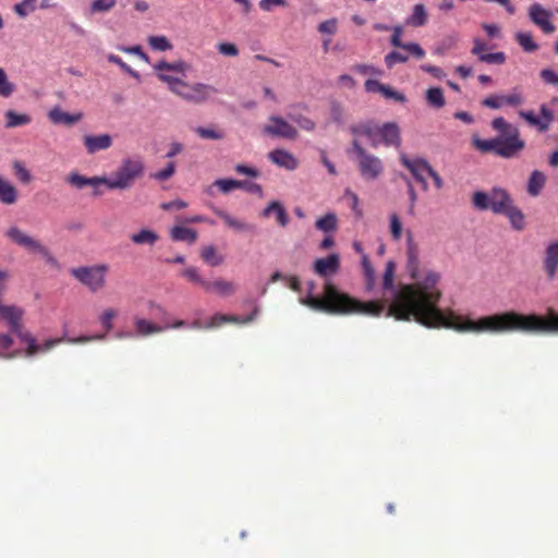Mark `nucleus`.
Wrapping results in <instances>:
<instances>
[{
	"mask_svg": "<svg viewBox=\"0 0 558 558\" xmlns=\"http://www.w3.org/2000/svg\"><path fill=\"white\" fill-rule=\"evenodd\" d=\"M407 270L414 280L412 284L396 292L392 306L386 316L399 320L414 319L426 327H446L459 332L471 333H502L510 331L558 333V314L551 312L547 318L538 315H522L506 312L472 319L451 311L442 312L437 303L440 298L436 284L439 275L427 270L421 272L420 250L409 235L407 242Z\"/></svg>",
	"mask_w": 558,
	"mask_h": 558,
	"instance_id": "obj_1",
	"label": "nucleus"
},
{
	"mask_svg": "<svg viewBox=\"0 0 558 558\" xmlns=\"http://www.w3.org/2000/svg\"><path fill=\"white\" fill-rule=\"evenodd\" d=\"M314 288V282H310L308 294L300 298V303L317 312L342 316L352 314L379 316L386 308L383 302H361L341 291L329 280L324 283L322 296L313 294Z\"/></svg>",
	"mask_w": 558,
	"mask_h": 558,
	"instance_id": "obj_2",
	"label": "nucleus"
},
{
	"mask_svg": "<svg viewBox=\"0 0 558 558\" xmlns=\"http://www.w3.org/2000/svg\"><path fill=\"white\" fill-rule=\"evenodd\" d=\"M187 64L183 61H175L172 63L160 61L154 64V70L157 77L168 84L169 89L181 97L183 100L192 104H203L209 99V97L217 93V89L208 84L193 83L190 84L178 76L168 75L166 71H173L185 75L187 71Z\"/></svg>",
	"mask_w": 558,
	"mask_h": 558,
	"instance_id": "obj_3",
	"label": "nucleus"
},
{
	"mask_svg": "<svg viewBox=\"0 0 558 558\" xmlns=\"http://www.w3.org/2000/svg\"><path fill=\"white\" fill-rule=\"evenodd\" d=\"M145 162L142 157L123 158L111 177V190L125 191L133 186L135 181L143 177Z\"/></svg>",
	"mask_w": 558,
	"mask_h": 558,
	"instance_id": "obj_4",
	"label": "nucleus"
},
{
	"mask_svg": "<svg viewBox=\"0 0 558 558\" xmlns=\"http://www.w3.org/2000/svg\"><path fill=\"white\" fill-rule=\"evenodd\" d=\"M472 145L481 153H494L502 158H512L524 147V142L514 136L506 140L495 137L482 140L478 136L472 137Z\"/></svg>",
	"mask_w": 558,
	"mask_h": 558,
	"instance_id": "obj_5",
	"label": "nucleus"
},
{
	"mask_svg": "<svg viewBox=\"0 0 558 558\" xmlns=\"http://www.w3.org/2000/svg\"><path fill=\"white\" fill-rule=\"evenodd\" d=\"M108 270V265L98 264L94 266L73 268L71 274L92 292H97L105 287Z\"/></svg>",
	"mask_w": 558,
	"mask_h": 558,
	"instance_id": "obj_6",
	"label": "nucleus"
},
{
	"mask_svg": "<svg viewBox=\"0 0 558 558\" xmlns=\"http://www.w3.org/2000/svg\"><path fill=\"white\" fill-rule=\"evenodd\" d=\"M257 314H258V308L257 307L253 311L252 314H250L248 316H246L244 318H240L238 316H229V315L216 314V315H214L210 318V320L208 323L203 324L199 320H195L192 324H189L187 327L193 328V329H202V328H206L207 329V328L219 327L220 325H222L225 323L248 324L252 320H254V318L256 317ZM183 326H186L185 322L177 320L170 327L171 328H180V327H183Z\"/></svg>",
	"mask_w": 558,
	"mask_h": 558,
	"instance_id": "obj_7",
	"label": "nucleus"
},
{
	"mask_svg": "<svg viewBox=\"0 0 558 558\" xmlns=\"http://www.w3.org/2000/svg\"><path fill=\"white\" fill-rule=\"evenodd\" d=\"M5 236L15 245L26 250L28 253L37 254L38 251L43 250V242L31 235L28 232L22 230L17 226H11L5 231Z\"/></svg>",
	"mask_w": 558,
	"mask_h": 558,
	"instance_id": "obj_8",
	"label": "nucleus"
},
{
	"mask_svg": "<svg viewBox=\"0 0 558 558\" xmlns=\"http://www.w3.org/2000/svg\"><path fill=\"white\" fill-rule=\"evenodd\" d=\"M269 123L264 126V133L286 140H295L298 137V130L289 121L279 117L270 116Z\"/></svg>",
	"mask_w": 558,
	"mask_h": 558,
	"instance_id": "obj_9",
	"label": "nucleus"
},
{
	"mask_svg": "<svg viewBox=\"0 0 558 558\" xmlns=\"http://www.w3.org/2000/svg\"><path fill=\"white\" fill-rule=\"evenodd\" d=\"M356 162L362 178L366 181H375L384 172L381 159L371 153L359 158Z\"/></svg>",
	"mask_w": 558,
	"mask_h": 558,
	"instance_id": "obj_10",
	"label": "nucleus"
},
{
	"mask_svg": "<svg viewBox=\"0 0 558 558\" xmlns=\"http://www.w3.org/2000/svg\"><path fill=\"white\" fill-rule=\"evenodd\" d=\"M400 162L409 169L415 180L422 184V189L426 191L428 189V183L425 174H428L429 172V162L423 158L410 159L404 154L400 155Z\"/></svg>",
	"mask_w": 558,
	"mask_h": 558,
	"instance_id": "obj_11",
	"label": "nucleus"
},
{
	"mask_svg": "<svg viewBox=\"0 0 558 558\" xmlns=\"http://www.w3.org/2000/svg\"><path fill=\"white\" fill-rule=\"evenodd\" d=\"M524 101L519 88H513L508 95L494 94L483 99L482 105L490 109H500L504 106L517 107Z\"/></svg>",
	"mask_w": 558,
	"mask_h": 558,
	"instance_id": "obj_12",
	"label": "nucleus"
},
{
	"mask_svg": "<svg viewBox=\"0 0 558 558\" xmlns=\"http://www.w3.org/2000/svg\"><path fill=\"white\" fill-rule=\"evenodd\" d=\"M551 16V12L546 10L539 3H533L529 8L530 20L536 26H538L545 34H551L556 29L555 25L550 21Z\"/></svg>",
	"mask_w": 558,
	"mask_h": 558,
	"instance_id": "obj_13",
	"label": "nucleus"
},
{
	"mask_svg": "<svg viewBox=\"0 0 558 558\" xmlns=\"http://www.w3.org/2000/svg\"><path fill=\"white\" fill-rule=\"evenodd\" d=\"M313 269L316 275L322 278L329 279L336 275L340 269V256L337 253H332L324 258H318L313 265Z\"/></svg>",
	"mask_w": 558,
	"mask_h": 558,
	"instance_id": "obj_14",
	"label": "nucleus"
},
{
	"mask_svg": "<svg viewBox=\"0 0 558 558\" xmlns=\"http://www.w3.org/2000/svg\"><path fill=\"white\" fill-rule=\"evenodd\" d=\"M519 114L530 125L535 126L541 132L547 131L554 119L551 111L545 105L541 106V116H536L533 111L523 110Z\"/></svg>",
	"mask_w": 558,
	"mask_h": 558,
	"instance_id": "obj_15",
	"label": "nucleus"
},
{
	"mask_svg": "<svg viewBox=\"0 0 558 558\" xmlns=\"http://www.w3.org/2000/svg\"><path fill=\"white\" fill-rule=\"evenodd\" d=\"M83 144L88 155H95L98 151L109 149L113 140L110 134H97V135H85L83 137Z\"/></svg>",
	"mask_w": 558,
	"mask_h": 558,
	"instance_id": "obj_16",
	"label": "nucleus"
},
{
	"mask_svg": "<svg viewBox=\"0 0 558 558\" xmlns=\"http://www.w3.org/2000/svg\"><path fill=\"white\" fill-rule=\"evenodd\" d=\"M213 211L216 216H218L225 222V225L229 229H231L235 232H251L254 230L253 225L230 215L225 209L214 207Z\"/></svg>",
	"mask_w": 558,
	"mask_h": 558,
	"instance_id": "obj_17",
	"label": "nucleus"
},
{
	"mask_svg": "<svg viewBox=\"0 0 558 558\" xmlns=\"http://www.w3.org/2000/svg\"><path fill=\"white\" fill-rule=\"evenodd\" d=\"M351 131L354 135L367 137L371 142V145L375 148L380 145L381 125H377L371 122L361 123L359 125L352 126Z\"/></svg>",
	"mask_w": 558,
	"mask_h": 558,
	"instance_id": "obj_18",
	"label": "nucleus"
},
{
	"mask_svg": "<svg viewBox=\"0 0 558 558\" xmlns=\"http://www.w3.org/2000/svg\"><path fill=\"white\" fill-rule=\"evenodd\" d=\"M268 158L276 166L290 171L295 170L299 167V160L296 157L286 149H274L268 154Z\"/></svg>",
	"mask_w": 558,
	"mask_h": 558,
	"instance_id": "obj_19",
	"label": "nucleus"
},
{
	"mask_svg": "<svg viewBox=\"0 0 558 558\" xmlns=\"http://www.w3.org/2000/svg\"><path fill=\"white\" fill-rule=\"evenodd\" d=\"M48 119L56 125L71 126L80 122L83 118L81 112L69 113L63 111L59 106L53 107L48 111Z\"/></svg>",
	"mask_w": 558,
	"mask_h": 558,
	"instance_id": "obj_20",
	"label": "nucleus"
},
{
	"mask_svg": "<svg viewBox=\"0 0 558 558\" xmlns=\"http://www.w3.org/2000/svg\"><path fill=\"white\" fill-rule=\"evenodd\" d=\"M24 310L16 305H3L0 307V322H5L10 330H17L22 324Z\"/></svg>",
	"mask_w": 558,
	"mask_h": 558,
	"instance_id": "obj_21",
	"label": "nucleus"
},
{
	"mask_svg": "<svg viewBox=\"0 0 558 558\" xmlns=\"http://www.w3.org/2000/svg\"><path fill=\"white\" fill-rule=\"evenodd\" d=\"M543 266L547 277L554 279L558 271V241H554L547 245Z\"/></svg>",
	"mask_w": 558,
	"mask_h": 558,
	"instance_id": "obj_22",
	"label": "nucleus"
},
{
	"mask_svg": "<svg viewBox=\"0 0 558 558\" xmlns=\"http://www.w3.org/2000/svg\"><path fill=\"white\" fill-rule=\"evenodd\" d=\"M512 205L510 195L502 189L490 191V210L494 214H504Z\"/></svg>",
	"mask_w": 558,
	"mask_h": 558,
	"instance_id": "obj_23",
	"label": "nucleus"
},
{
	"mask_svg": "<svg viewBox=\"0 0 558 558\" xmlns=\"http://www.w3.org/2000/svg\"><path fill=\"white\" fill-rule=\"evenodd\" d=\"M380 144L396 148L400 146V129L397 123L388 122L381 125Z\"/></svg>",
	"mask_w": 558,
	"mask_h": 558,
	"instance_id": "obj_24",
	"label": "nucleus"
},
{
	"mask_svg": "<svg viewBox=\"0 0 558 558\" xmlns=\"http://www.w3.org/2000/svg\"><path fill=\"white\" fill-rule=\"evenodd\" d=\"M395 272H396V264L392 260L387 262L385 272L383 276V288L385 291H389L391 294V302L387 308V311L392 306L395 302L396 292H399L403 287L396 289L393 286V279H395Z\"/></svg>",
	"mask_w": 558,
	"mask_h": 558,
	"instance_id": "obj_25",
	"label": "nucleus"
},
{
	"mask_svg": "<svg viewBox=\"0 0 558 558\" xmlns=\"http://www.w3.org/2000/svg\"><path fill=\"white\" fill-rule=\"evenodd\" d=\"M236 290V284L233 281H228L222 278H218L213 282L209 281V287L205 288V291L215 292L219 296L232 295Z\"/></svg>",
	"mask_w": 558,
	"mask_h": 558,
	"instance_id": "obj_26",
	"label": "nucleus"
},
{
	"mask_svg": "<svg viewBox=\"0 0 558 558\" xmlns=\"http://www.w3.org/2000/svg\"><path fill=\"white\" fill-rule=\"evenodd\" d=\"M300 105H292L289 107L287 117L290 121L296 123L302 130L312 132L316 128V123L308 117L296 112Z\"/></svg>",
	"mask_w": 558,
	"mask_h": 558,
	"instance_id": "obj_27",
	"label": "nucleus"
},
{
	"mask_svg": "<svg viewBox=\"0 0 558 558\" xmlns=\"http://www.w3.org/2000/svg\"><path fill=\"white\" fill-rule=\"evenodd\" d=\"M23 342L27 344V349L25 351L26 357H32L39 353L40 345L36 342L35 338L23 328V324L17 327V330H12Z\"/></svg>",
	"mask_w": 558,
	"mask_h": 558,
	"instance_id": "obj_28",
	"label": "nucleus"
},
{
	"mask_svg": "<svg viewBox=\"0 0 558 558\" xmlns=\"http://www.w3.org/2000/svg\"><path fill=\"white\" fill-rule=\"evenodd\" d=\"M130 240L136 245L154 246L159 240V235L151 229L143 228L140 231L132 233Z\"/></svg>",
	"mask_w": 558,
	"mask_h": 558,
	"instance_id": "obj_29",
	"label": "nucleus"
},
{
	"mask_svg": "<svg viewBox=\"0 0 558 558\" xmlns=\"http://www.w3.org/2000/svg\"><path fill=\"white\" fill-rule=\"evenodd\" d=\"M135 335L138 337H147L153 333H158L163 331L167 327H161L156 324L150 323L144 318H135L134 319Z\"/></svg>",
	"mask_w": 558,
	"mask_h": 558,
	"instance_id": "obj_30",
	"label": "nucleus"
},
{
	"mask_svg": "<svg viewBox=\"0 0 558 558\" xmlns=\"http://www.w3.org/2000/svg\"><path fill=\"white\" fill-rule=\"evenodd\" d=\"M170 236L177 242H187L190 244L197 240V232L194 229L185 228L181 226H174L170 230Z\"/></svg>",
	"mask_w": 558,
	"mask_h": 558,
	"instance_id": "obj_31",
	"label": "nucleus"
},
{
	"mask_svg": "<svg viewBox=\"0 0 558 558\" xmlns=\"http://www.w3.org/2000/svg\"><path fill=\"white\" fill-rule=\"evenodd\" d=\"M492 126L500 133L498 137L500 138H510L514 136L515 138L519 137V130L515 126H512L509 124L504 118L498 117L495 118L492 122Z\"/></svg>",
	"mask_w": 558,
	"mask_h": 558,
	"instance_id": "obj_32",
	"label": "nucleus"
},
{
	"mask_svg": "<svg viewBox=\"0 0 558 558\" xmlns=\"http://www.w3.org/2000/svg\"><path fill=\"white\" fill-rule=\"evenodd\" d=\"M545 182L546 175L542 171L534 170L527 181V193L534 197L538 196L545 185Z\"/></svg>",
	"mask_w": 558,
	"mask_h": 558,
	"instance_id": "obj_33",
	"label": "nucleus"
},
{
	"mask_svg": "<svg viewBox=\"0 0 558 558\" xmlns=\"http://www.w3.org/2000/svg\"><path fill=\"white\" fill-rule=\"evenodd\" d=\"M17 199V191L13 184L0 177V202L12 205Z\"/></svg>",
	"mask_w": 558,
	"mask_h": 558,
	"instance_id": "obj_34",
	"label": "nucleus"
},
{
	"mask_svg": "<svg viewBox=\"0 0 558 558\" xmlns=\"http://www.w3.org/2000/svg\"><path fill=\"white\" fill-rule=\"evenodd\" d=\"M4 116L5 128L8 129L27 125L32 122V118L27 113H17L13 110H8Z\"/></svg>",
	"mask_w": 558,
	"mask_h": 558,
	"instance_id": "obj_35",
	"label": "nucleus"
},
{
	"mask_svg": "<svg viewBox=\"0 0 558 558\" xmlns=\"http://www.w3.org/2000/svg\"><path fill=\"white\" fill-rule=\"evenodd\" d=\"M201 257L205 264L217 267L223 263V256L218 253L214 245H205L201 251Z\"/></svg>",
	"mask_w": 558,
	"mask_h": 558,
	"instance_id": "obj_36",
	"label": "nucleus"
},
{
	"mask_svg": "<svg viewBox=\"0 0 558 558\" xmlns=\"http://www.w3.org/2000/svg\"><path fill=\"white\" fill-rule=\"evenodd\" d=\"M514 230L521 231L525 228V218L523 213L513 204L504 213Z\"/></svg>",
	"mask_w": 558,
	"mask_h": 558,
	"instance_id": "obj_37",
	"label": "nucleus"
},
{
	"mask_svg": "<svg viewBox=\"0 0 558 558\" xmlns=\"http://www.w3.org/2000/svg\"><path fill=\"white\" fill-rule=\"evenodd\" d=\"M315 227L325 233L332 232L338 228V218L336 214L328 213L316 220Z\"/></svg>",
	"mask_w": 558,
	"mask_h": 558,
	"instance_id": "obj_38",
	"label": "nucleus"
},
{
	"mask_svg": "<svg viewBox=\"0 0 558 558\" xmlns=\"http://www.w3.org/2000/svg\"><path fill=\"white\" fill-rule=\"evenodd\" d=\"M425 98L427 104L435 108L440 109L445 106V97L440 87H430L426 90Z\"/></svg>",
	"mask_w": 558,
	"mask_h": 558,
	"instance_id": "obj_39",
	"label": "nucleus"
},
{
	"mask_svg": "<svg viewBox=\"0 0 558 558\" xmlns=\"http://www.w3.org/2000/svg\"><path fill=\"white\" fill-rule=\"evenodd\" d=\"M515 40L525 52H534L538 48L530 32H518Z\"/></svg>",
	"mask_w": 558,
	"mask_h": 558,
	"instance_id": "obj_40",
	"label": "nucleus"
},
{
	"mask_svg": "<svg viewBox=\"0 0 558 558\" xmlns=\"http://www.w3.org/2000/svg\"><path fill=\"white\" fill-rule=\"evenodd\" d=\"M427 21V14L423 4H416L412 14L407 19L405 23L411 26H423Z\"/></svg>",
	"mask_w": 558,
	"mask_h": 558,
	"instance_id": "obj_41",
	"label": "nucleus"
},
{
	"mask_svg": "<svg viewBox=\"0 0 558 558\" xmlns=\"http://www.w3.org/2000/svg\"><path fill=\"white\" fill-rule=\"evenodd\" d=\"M362 269H363V275L365 277V280H366V289L368 291H371L375 287L376 276H375V270L372 267L371 260L366 254H363V257H362Z\"/></svg>",
	"mask_w": 558,
	"mask_h": 558,
	"instance_id": "obj_42",
	"label": "nucleus"
},
{
	"mask_svg": "<svg viewBox=\"0 0 558 558\" xmlns=\"http://www.w3.org/2000/svg\"><path fill=\"white\" fill-rule=\"evenodd\" d=\"M181 276L190 280L191 282L199 284L204 290L209 287V281L205 280L201 274L198 268L194 266L186 267L182 270Z\"/></svg>",
	"mask_w": 558,
	"mask_h": 558,
	"instance_id": "obj_43",
	"label": "nucleus"
},
{
	"mask_svg": "<svg viewBox=\"0 0 558 558\" xmlns=\"http://www.w3.org/2000/svg\"><path fill=\"white\" fill-rule=\"evenodd\" d=\"M194 132L204 140L219 141L225 137V133L217 128L196 126Z\"/></svg>",
	"mask_w": 558,
	"mask_h": 558,
	"instance_id": "obj_44",
	"label": "nucleus"
},
{
	"mask_svg": "<svg viewBox=\"0 0 558 558\" xmlns=\"http://www.w3.org/2000/svg\"><path fill=\"white\" fill-rule=\"evenodd\" d=\"M472 205L478 210L490 209V192H475L472 196Z\"/></svg>",
	"mask_w": 558,
	"mask_h": 558,
	"instance_id": "obj_45",
	"label": "nucleus"
},
{
	"mask_svg": "<svg viewBox=\"0 0 558 558\" xmlns=\"http://www.w3.org/2000/svg\"><path fill=\"white\" fill-rule=\"evenodd\" d=\"M174 173L175 163L170 161L162 169L150 173L149 178L158 182H165L168 181Z\"/></svg>",
	"mask_w": 558,
	"mask_h": 558,
	"instance_id": "obj_46",
	"label": "nucleus"
},
{
	"mask_svg": "<svg viewBox=\"0 0 558 558\" xmlns=\"http://www.w3.org/2000/svg\"><path fill=\"white\" fill-rule=\"evenodd\" d=\"M148 44L151 49L157 51H168L173 48L172 44L166 36H150Z\"/></svg>",
	"mask_w": 558,
	"mask_h": 558,
	"instance_id": "obj_47",
	"label": "nucleus"
},
{
	"mask_svg": "<svg viewBox=\"0 0 558 558\" xmlns=\"http://www.w3.org/2000/svg\"><path fill=\"white\" fill-rule=\"evenodd\" d=\"M116 0H93L90 3V13L108 12L114 8Z\"/></svg>",
	"mask_w": 558,
	"mask_h": 558,
	"instance_id": "obj_48",
	"label": "nucleus"
},
{
	"mask_svg": "<svg viewBox=\"0 0 558 558\" xmlns=\"http://www.w3.org/2000/svg\"><path fill=\"white\" fill-rule=\"evenodd\" d=\"M14 89V84L9 81L7 73L0 68V96L10 97Z\"/></svg>",
	"mask_w": 558,
	"mask_h": 558,
	"instance_id": "obj_49",
	"label": "nucleus"
},
{
	"mask_svg": "<svg viewBox=\"0 0 558 558\" xmlns=\"http://www.w3.org/2000/svg\"><path fill=\"white\" fill-rule=\"evenodd\" d=\"M118 316V311L112 308V307H109V308H106L99 316V323L101 324V326L107 330H111L112 329V322L113 319Z\"/></svg>",
	"mask_w": 558,
	"mask_h": 558,
	"instance_id": "obj_50",
	"label": "nucleus"
},
{
	"mask_svg": "<svg viewBox=\"0 0 558 558\" xmlns=\"http://www.w3.org/2000/svg\"><path fill=\"white\" fill-rule=\"evenodd\" d=\"M36 1L37 0H23L22 2L16 3L13 10L20 17L24 19L35 10Z\"/></svg>",
	"mask_w": 558,
	"mask_h": 558,
	"instance_id": "obj_51",
	"label": "nucleus"
},
{
	"mask_svg": "<svg viewBox=\"0 0 558 558\" xmlns=\"http://www.w3.org/2000/svg\"><path fill=\"white\" fill-rule=\"evenodd\" d=\"M107 59L109 62L119 65L125 73H128L132 77H134L136 80L140 78L138 72L134 71L131 66H129L125 62H123V60L119 56L110 53V54H108Z\"/></svg>",
	"mask_w": 558,
	"mask_h": 558,
	"instance_id": "obj_52",
	"label": "nucleus"
},
{
	"mask_svg": "<svg viewBox=\"0 0 558 558\" xmlns=\"http://www.w3.org/2000/svg\"><path fill=\"white\" fill-rule=\"evenodd\" d=\"M214 185H216L217 187H219V190L227 194L229 192H231L232 190H235V189H239V180H234V179H218L215 181Z\"/></svg>",
	"mask_w": 558,
	"mask_h": 558,
	"instance_id": "obj_53",
	"label": "nucleus"
},
{
	"mask_svg": "<svg viewBox=\"0 0 558 558\" xmlns=\"http://www.w3.org/2000/svg\"><path fill=\"white\" fill-rule=\"evenodd\" d=\"M409 57L400 51H391L385 57L387 68L391 69L397 63L407 62Z\"/></svg>",
	"mask_w": 558,
	"mask_h": 558,
	"instance_id": "obj_54",
	"label": "nucleus"
},
{
	"mask_svg": "<svg viewBox=\"0 0 558 558\" xmlns=\"http://www.w3.org/2000/svg\"><path fill=\"white\" fill-rule=\"evenodd\" d=\"M352 70L361 75L380 76L383 73L372 64H355Z\"/></svg>",
	"mask_w": 558,
	"mask_h": 558,
	"instance_id": "obj_55",
	"label": "nucleus"
},
{
	"mask_svg": "<svg viewBox=\"0 0 558 558\" xmlns=\"http://www.w3.org/2000/svg\"><path fill=\"white\" fill-rule=\"evenodd\" d=\"M478 60L488 64H502L506 61V54L504 52L484 53Z\"/></svg>",
	"mask_w": 558,
	"mask_h": 558,
	"instance_id": "obj_56",
	"label": "nucleus"
},
{
	"mask_svg": "<svg viewBox=\"0 0 558 558\" xmlns=\"http://www.w3.org/2000/svg\"><path fill=\"white\" fill-rule=\"evenodd\" d=\"M390 232L395 240L401 239L402 225L397 214L390 215Z\"/></svg>",
	"mask_w": 558,
	"mask_h": 558,
	"instance_id": "obj_57",
	"label": "nucleus"
},
{
	"mask_svg": "<svg viewBox=\"0 0 558 558\" xmlns=\"http://www.w3.org/2000/svg\"><path fill=\"white\" fill-rule=\"evenodd\" d=\"M381 95L385 98L392 99V100H395L397 102H402L403 104V102L407 101V97L402 93L391 88L389 85H385V88H384Z\"/></svg>",
	"mask_w": 558,
	"mask_h": 558,
	"instance_id": "obj_58",
	"label": "nucleus"
},
{
	"mask_svg": "<svg viewBox=\"0 0 558 558\" xmlns=\"http://www.w3.org/2000/svg\"><path fill=\"white\" fill-rule=\"evenodd\" d=\"M329 118L337 124L343 123V109L340 104L332 102L329 110Z\"/></svg>",
	"mask_w": 558,
	"mask_h": 558,
	"instance_id": "obj_59",
	"label": "nucleus"
},
{
	"mask_svg": "<svg viewBox=\"0 0 558 558\" xmlns=\"http://www.w3.org/2000/svg\"><path fill=\"white\" fill-rule=\"evenodd\" d=\"M13 169L15 174L22 182L28 183L32 180L31 172L25 168V166L22 162L15 161L13 163Z\"/></svg>",
	"mask_w": 558,
	"mask_h": 558,
	"instance_id": "obj_60",
	"label": "nucleus"
},
{
	"mask_svg": "<svg viewBox=\"0 0 558 558\" xmlns=\"http://www.w3.org/2000/svg\"><path fill=\"white\" fill-rule=\"evenodd\" d=\"M66 181H68V183H70L71 185H73L77 189H83V187L87 186L88 178H86L80 173L73 172V173L69 174Z\"/></svg>",
	"mask_w": 558,
	"mask_h": 558,
	"instance_id": "obj_61",
	"label": "nucleus"
},
{
	"mask_svg": "<svg viewBox=\"0 0 558 558\" xmlns=\"http://www.w3.org/2000/svg\"><path fill=\"white\" fill-rule=\"evenodd\" d=\"M217 50L228 57H236L239 54V49L234 44L231 43H220L217 45Z\"/></svg>",
	"mask_w": 558,
	"mask_h": 558,
	"instance_id": "obj_62",
	"label": "nucleus"
},
{
	"mask_svg": "<svg viewBox=\"0 0 558 558\" xmlns=\"http://www.w3.org/2000/svg\"><path fill=\"white\" fill-rule=\"evenodd\" d=\"M239 189L245 190L248 193L262 195L263 189L259 184L250 182V181H241L239 180Z\"/></svg>",
	"mask_w": 558,
	"mask_h": 558,
	"instance_id": "obj_63",
	"label": "nucleus"
},
{
	"mask_svg": "<svg viewBox=\"0 0 558 558\" xmlns=\"http://www.w3.org/2000/svg\"><path fill=\"white\" fill-rule=\"evenodd\" d=\"M542 80L550 85L558 86V73L550 69H544L541 71Z\"/></svg>",
	"mask_w": 558,
	"mask_h": 558,
	"instance_id": "obj_64",
	"label": "nucleus"
}]
</instances>
